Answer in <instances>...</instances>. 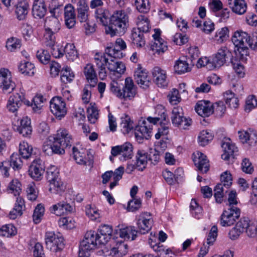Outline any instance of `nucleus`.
Segmentation results:
<instances>
[{
	"label": "nucleus",
	"mask_w": 257,
	"mask_h": 257,
	"mask_svg": "<svg viewBox=\"0 0 257 257\" xmlns=\"http://www.w3.org/2000/svg\"><path fill=\"white\" fill-rule=\"evenodd\" d=\"M73 210V207L65 202H60L52 206L51 212L57 216L70 213Z\"/></svg>",
	"instance_id": "nucleus-33"
},
{
	"label": "nucleus",
	"mask_w": 257,
	"mask_h": 257,
	"mask_svg": "<svg viewBox=\"0 0 257 257\" xmlns=\"http://www.w3.org/2000/svg\"><path fill=\"white\" fill-rule=\"evenodd\" d=\"M17 130L23 136L28 137L30 135L32 132L31 119L27 116L23 117L21 119Z\"/></svg>",
	"instance_id": "nucleus-32"
},
{
	"label": "nucleus",
	"mask_w": 257,
	"mask_h": 257,
	"mask_svg": "<svg viewBox=\"0 0 257 257\" xmlns=\"http://www.w3.org/2000/svg\"><path fill=\"white\" fill-rule=\"evenodd\" d=\"M16 228L12 224L3 225L0 228V236L9 237L16 235Z\"/></svg>",
	"instance_id": "nucleus-55"
},
{
	"label": "nucleus",
	"mask_w": 257,
	"mask_h": 257,
	"mask_svg": "<svg viewBox=\"0 0 257 257\" xmlns=\"http://www.w3.org/2000/svg\"><path fill=\"white\" fill-rule=\"evenodd\" d=\"M21 45V40L16 37H12L7 40L6 47L9 51L14 52L20 49Z\"/></svg>",
	"instance_id": "nucleus-52"
},
{
	"label": "nucleus",
	"mask_w": 257,
	"mask_h": 257,
	"mask_svg": "<svg viewBox=\"0 0 257 257\" xmlns=\"http://www.w3.org/2000/svg\"><path fill=\"white\" fill-rule=\"evenodd\" d=\"M148 241L151 247L160 256H162L167 250L160 242L157 241V238L155 236L149 238Z\"/></svg>",
	"instance_id": "nucleus-47"
},
{
	"label": "nucleus",
	"mask_w": 257,
	"mask_h": 257,
	"mask_svg": "<svg viewBox=\"0 0 257 257\" xmlns=\"http://www.w3.org/2000/svg\"><path fill=\"white\" fill-rule=\"evenodd\" d=\"M121 50L116 48V47H108L105 49V54L115 59L116 58L120 59L124 56V54L121 52Z\"/></svg>",
	"instance_id": "nucleus-60"
},
{
	"label": "nucleus",
	"mask_w": 257,
	"mask_h": 257,
	"mask_svg": "<svg viewBox=\"0 0 257 257\" xmlns=\"http://www.w3.org/2000/svg\"><path fill=\"white\" fill-rule=\"evenodd\" d=\"M49 191L52 193L61 194L64 191L65 187L60 178L54 180V181L49 182Z\"/></svg>",
	"instance_id": "nucleus-46"
},
{
	"label": "nucleus",
	"mask_w": 257,
	"mask_h": 257,
	"mask_svg": "<svg viewBox=\"0 0 257 257\" xmlns=\"http://www.w3.org/2000/svg\"><path fill=\"white\" fill-rule=\"evenodd\" d=\"M44 211V207L41 204L37 205L36 207L33 215V221L35 224H38L40 222L41 218L43 216Z\"/></svg>",
	"instance_id": "nucleus-59"
},
{
	"label": "nucleus",
	"mask_w": 257,
	"mask_h": 257,
	"mask_svg": "<svg viewBox=\"0 0 257 257\" xmlns=\"http://www.w3.org/2000/svg\"><path fill=\"white\" fill-rule=\"evenodd\" d=\"M134 79L139 86L144 89H147L151 83V78L148 72L143 69L140 65L135 71Z\"/></svg>",
	"instance_id": "nucleus-12"
},
{
	"label": "nucleus",
	"mask_w": 257,
	"mask_h": 257,
	"mask_svg": "<svg viewBox=\"0 0 257 257\" xmlns=\"http://www.w3.org/2000/svg\"><path fill=\"white\" fill-rule=\"evenodd\" d=\"M45 33L44 34L45 44V45L48 46H53L56 42L55 34L57 33L53 32V31L45 30Z\"/></svg>",
	"instance_id": "nucleus-63"
},
{
	"label": "nucleus",
	"mask_w": 257,
	"mask_h": 257,
	"mask_svg": "<svg viewBox=\"0 0 257 257\" xmlns=\"http://www.w3.org/2000/svg\"><path fill=\"white\" fill-rule=\"evenodd\" d=\"M132 43L138 47H142L145 45L143 33L133 29L131 34Z\"/></svg>",
	"instance_id": "nucleus-43"
},
{
	"label": "nucleus",
	"mask_w": 257,
	"mask_h": 257,
	"mask_svg": "<svg viewBox=\"0 0 257 257\" xmlns=\"http://www.w3.org/2000/svg\"><path fill=\"white\" fill-rule=\"evenodd\" d=\"M213 135L210 130H203L198 137L201 146H205L213 138Z\"/></svg>",
	"instance_id": "nucleus-57"
},
{
	"label": "nucleus",
	"mask_w": 257,
	"mask_h": 257,
	"mask_svg": "<svg viewBox=\"0 0 257 257\" xmlns=\"http://www.w3.org/2000/svg\"><path fill=\"white\" fill-rule=\"evenodd\" d=\"M154 81L156 84L161 87L167 86L166 71L159 67H155L152 71Z\"/></svg>",
	"instance_id": "nucleus-26"
},
{
	"label": "nucleus",
	"mask_w": 257,
	"mask_h": 257,
	"mask_svg": "<svg viewBox=\"0 0 257 257\" xmlns=\"http://www.w3.org/2000/svg\"><path fill=\"white\" fill-rule=\"evenodd\" d=\"M112 232V227L108 225H101L99 227L97 234L99 244H106L111 238Z\"/></svg>",
	"instance_id": "nucleus-20"
},
{
	"label": "nucleus",
	"mask_w": 257,
	"mask_h": 257,
	"mask_svg": "<svg viewBox=\"0 0 257 257\" xmlns=\"http://www.w3.org/2000/svg\"><path fill=\"white\" fill-rule=\"evenodd\" d=\"M110 89L117 97L125 100H131L137 93L136 88L131 77L125 78L122 88L117 81H112L110 84Z\"/></svg>",
	"instance_id": "nucleus-3"
},
{
	"label": "nucleus",
	"mask_w": 257,
	"mask_h": 257,
	"mask_svg": "<svg viewBox=\"0 0 257 257\" xmlns=\"http://www.w3.org/2000/svg\"><path fill=\"white\" fill-rule=\"evenodd\" d=\"M152 130V125L148 124L145 120L143 121L135 130V136L137 141L139 143H142L144 139L149 140L151 136Z\"/></svg>",
	"instance_id": "nucleus-15"
},
{
	"label": "nucleus",
	"mask_w": 257,
	"mask_h": 257,
	"mask_svg": "<svg viewBox=\"0 0 257 257\" xmlns=\"http://www.w3.org/2000/svg\"><path fill=\"white\" fill-rule=\"evenodd\" d=\"M238 138L243 144L253 146L257 143V132L253 130H242L238 132Z\"/></svg>",
	"instance_id": "nucleus-19"
},
{
	"label": "nucleus",
	"mask_w": 257,
	"mask_h": 257,
	"mask_svg": "<svg viewBox=\"0 0 257 257\" xmlns=\"http://www.w3.org/2000/svg\"><path fill=\"white\" fill-rule=\"evenodd\" d=\"M29 4L26 1H21L17 5L16 14L19 20L25 19L28 13Z\"/></svg>",
	"instance_id": "nucleus-41"
},
{
	"label": "nucleus",
	"mask_w": 257,
	"mask_h": 257,
	"mask_svg": "<svg viewBox=\"0 0 257 257\" xmlns=\"http://www.w3.org/2000/svg\"><path fill=\"white\" fill-rule=\"evenodd\" d=\"M64 54L67 59L71 61H74L78 58V53L73 44L67 43L63 48Z\"/></svg>",
	"instance_id": "nucleus-40"
},
{
	"label": "nucleus",
	"mask_w": 257,
	"mask_h": 257,
	"mask_svg": "<svg viewBox=\"0 0 257 257\" xmlns=\"http://www.w3.org/2000/svg\"><path fill=\"white\" fill-rule=\"evenodd\" d=\"M174 70L177 74H181L190 71L191 68L186 61L179 59L175 63Z\"/></svg>",
	"instance_id": "nucleus-49"
},
{
	"label": "nucleus",
	"mask_w": 257,
	"mask_h": 257,
	"mask_svg": "<svg viewBox=\"0 0 257 257\" xmlns=\"http://www.w3.org/2000/svg\"><path fill=\"white\" fill-rule=\"evenodd\" d=\"M171 120L173 124L181 129L186 130L192 123V119L184 116L182 107L176 106L173 108L172 111Z\"/></svg>",
	"instance_id": "nucleus-8"
},
{
	"label": "nucleus",
	"mask_w": 257,
	"mask_h": 257,
	"mask_svg": "<svg viewBox=\"0 0 257 257\" xmlns=\"http://www.w3.org/2000/svg\"><path fill=\"white\" fill-rule=\"evenodd\" d=\"M85 212L91 220H96L99 219L100 214L99 210L94 205L87 204L85 206Z\"/></svg>",
	"instance_id": "nucleus-53"
},
{
	"label": "nucleus",
	"mask_w": 257,
	"mask_h": 257,
	"mask_svg": "<svg viewBox=\"0 0 257 257\" xmlns=\"http://www.w3.org/2000/svg\"><path fill=\"white\" fill-rule=\"evenodd\" d=\"M106 66L110 71L120 75L123 74L125 70L124 64L122 62L116 61L114 59L108 61Z\"/></svg>",
	"instance_id": "nucleus-39"
},
{
	"label": "nucleus",
	"mask_w": 257,
	"mask_h": 257,
	"mask_svg": "<svg viewBox=\"0 0 257 257\" xmlns=\"http://www.w3.org/2000/svg\"><path fill=\"white\" fill-rule=\"evenodd\" d=\"M22 185L21 183L17 179H13L10 183L8 187V191L9 193H13L15 196H20V194L21 192Z\"/></svg>",
	"instance_id": "nucleus-54"
},
{
	"label": "nucleus",
	"mask_w": 257,
	"mask_h": 257,
	"mask_svg": "<svg viewBox=\"0 0 257 257\" xmlns=\"http://www.w3.org/2000/svg\"><path fill=\"white\" fill-rule=\"evenodd\" d=\"M59 176V171L55 166H51L47 171L46 178L49 182L58 179V178H60Z\"/></svg>",
	"instance_id": "nucleus-58"
},
{
	"label": "nucleus",
	"mask_w": 257,
	"mask_h": 257,
	"mask_svg": "<svg viewBox=\"0 0 257 257\" xmlns=\"http://www.w3.org/2000/svg\"><path fill=\"white\" fill-rule=\"evenodd\" d=\"M240 214V209L235 207H228L224 210L220 216V223L222 226H231L236 222Z\"/></svg>",
	"instance_id": "nucleus-9"
},
{
	"label": "nucleus",
	"mask_w": 257,
	"mask_h": 257,
	"mask_svg": "<svg viewBox=\"0 0 257 257\" xmlns=\"http://www.w3.org/2000/svg\"><path fill=\"white\" fill-rule=\"evenodd\" d=\"M72 154L73 158L77 164L80 165L86 164V155H88V154L87 151L85 149L83 148L79 149L76 147H73L72 148Z\"/></svg>",
	"instance_id": "nucleus-38"
},
{
	"label": "nucleus",
	"mask_w": 257,
	"mask_h": 257,
	"mask_svg": "<svg viewBox=\"0 0 257 257\" xmlns=\"http://www.w3.org/2000/svg\"><path fill=\"white\" fill-rule=\"evenodd\" d=\"M133 146L128 142H126L121 146L113 147L111 148V154L113 156L121 155L120 160L124 161L132 158L133 156Z\"/></svg>",
	"instance_id": "nucleus-11"
},
{
	"label": "nucleus",
	"mask_w": 257,
	"mask_h": 257,
	"mask_svg": "<svg viewBox=\"0 0 257 257\" xmlns=\"http://www.w3.org/2000/svg\"><path fill=\"white\" fill-rule=\"evenodd\" d=\"M37 58L43 64H48L50 61L51 56L48 50L41 49L37 52Z\"/></svg>",
	"instance_id": "nucleus-64"
},
{
	"label": "nucleus",
	"mask_w": 257,
	"mask_h": 257,
	"mask_svg": "<svg viewBox=\"0 0 257 257\" xmlns=\"http://www.w3.org/2000/svg\"><path fill=\"white\" fill-rule=\"evenodd\" d=\"M45 30L58 33L61 29V25L57 16H50L45 20Z\"/></svg>",
	"instance_id": "nucleus-34"
},
{
	"label": "nucleus",
	"mask_w": 257,
	"mask_h": 257,
	"mask_svg": "<svg viewBox=\"0 0 257 257\" xmlns=\"http://www.w3.org/2000/svg\"><path fill=\"white\" fill-rule=\"evenodd\" d=\"M106 54L105 53L98 52L95 53L94 57V62L99 69V76L101 79L106 77L105 66L108 62V58L106 57Z\"/></svg>",
	"instance_id": "nucleus-23"
},
{
	"label": "nucleus",
	"mask_w": 257,
	"mask_h": 257,
	"mask_svg": "<svg viewBox=\"0 0 257 257\" xmlns=\"http://www.w3.org/2000/svg\"><path fill=\"white\" fill-rule=\"evenodd\" d=\"M55 138L56 139V143H59L65 148H70L73 142L72 136L68 131L65 128L58 130Z\"/></svg>",
	"instance_id": "nucleus-17"
},
{
	"label": "nucleus",
	"mask_w": 257,
	"mask_h": 257,
	"mask_svg": "<svg viewBox=\"0 0 257 257\" xmlns=\"http://www.w3.org/2000/svg\"><path fill=\"white\" fill-rule=\"evenodd\" d=\"M46 12L47 8L44 0H34L32 13L35 18H43Z\"/></svg>",
	"instance_id": "nucleus-25"
},
{
	"label": "nucleus",
	"mask_w": 257,
	"mask_h": 257,
	"mask_svg": "<svg viewBox=\"0 0 257 257\" xmlns=\"http://www.w3.org/2000/svg\"><path fill=\"white\" fill-rule=\"evenodd\" d=\"M228 37L229 30L227 27H224L217 31L214 39L218 43H221Z\"/></svg>",
	"instance_id": "nucleus-56"
},
{
	"label": "nucleus",
	"mask_w": 257,
	"mask_h": 257,
	"mask_svg": "<svg viewBox=\"0 0 257 257\" xmlns=\"http://www.w3.org/2000/svg\"><path fill=\"white\" fill-rule=\"evenodd\" d=\"M233 58L231 51L226 47H222L211 57L213 65L211 67L219 68L227 62L232 61Z\"/></svg>",
	"instance_id": "nucleus-7"
},
{
	"label": "nucleus",
	"mask_w": 257,
	"mask_h": 257,
	"mask_svg": "<svg viewBox=\"0 0 257 257\" xmlns=\"http://www.w3.org/2000/svg\"><path fill=\"white\" fill-rule=\"evenodd\" d=\"M83 73L89 84L92 86H95L98 80L93 65L91 64H86L84 68Z\"/></svg>",
	"instance_id": "nucleus-31"
},
{
	"label": "nucleus",
	"mask_w": 257,
	"mask_h": 257,
	"mask_svg": "<svg viewBox=\"0 0 257 257\" xmlns=\"http://www.w3.org/2000/svg\"><path fill=\"white\" fill-rule=\"evenodd\" d=\"M137 224L138 233L141 234L148 233L151 230L153 224L151 214L147 212L140 214L138 216Z\"/></svg>",
	"instance_id": "nucleus-16"
},
{
	"label": "nucleus",
	"mask_w": 257,
	"mask_h": 257,
	"mask_svg": "<svg viewBox=\"0 0 257 257\" xmlns=\"http://www.w3.org/2000/svg\"><path fill=\"white\" fill-rule=\"evenodd\" d=\"M151 49L159 54L164 53L168 49L167 43L163 39L156 40L151 45Z\"/></svg>",
	"instance_id": "nucleus-50"
},
{
	"label": "nucleus",
	"mask_w": 257,
	"mask_h": 257,
	"mask_svg": "<svg viewBox=\"0 0 257 257\" xmlns=\"http://www.w3.org/2000/svg\"><path fill=\"white\" fill-rule=\"evenodd\" d=\"M16 85L12 80L11 72L8 69H0V88L8 92H12L15 88Z\"/></svg>",
	"instance_id": "nucleus-14"
},
{
	"label": "nucleus",
	"mask_w": 257,
	"mask_h": 257,
	"mask_svg": "<svg viewBox=\"0 0 257 257\" xmlns=\"http://www.w3.org/2000/svg\"><path fill=\"white\" fill-rule=\"evenodd\" d=\"M50 108L52 113L60 119L64 117L67 113L66 103L59 96L54 97L51 100Z\"/></svg>",
	"instance_id": "nucleus-10"
},
{
	"label": "nucleus",
	"mask_w": 257,
	"mask_h": 257,
	"mask_svg": "<svg viewBox=\"0 0 257 257\" xmlns=\"http://www.w3.org/2000/svg\"><path fill=\"white\" fill-rule=\"evenodd\" d=\"M45 100V99L42 95L37 94L33 98L32 102H30L25 99V93L20 91L10 96L7 104V108L9 112L15 113L24 103L27 106H32L35 111H37L41 109L42 103Z\"/></svg>",
	"instance_id": "nucleus-1"
},
{
	"label": "nucleus",
	"mask_w": 257,
	"mask_h": 257,
	"mask_svg": "<svg viewBox=\"0 0 257 257\" xmlns=\"http://www.w3.org/2000/svg\"><path fill=\"white\" fill-rule=\"evenodd\" d=\"M75 75L70 67H66L62 69L60 79L62 83L64 84L71 83Z\"/></svg>",
	"instance_id": "nucleus-48"
},
{
	"label": "nucleus",
	"mask_w": 257,
	"mask_h": 257,
	"mask_svg": "<svg viewBox=\"0 0 257 257\" xmlns=\"http://www.w3.org/2000/svg\"><path fill=\"white\" fill-rule=\"evenodd\" d=\"M87 117L91 123H94L98 118V111L96 106L91 105L87 108Z\"/></svg>",
	"instance_id": "nucleus-62"
},
{
	"label": "nucleus",
	"mask_w": 257,
	"mask_h": 257,
	"mask_svg": "<svg viewBox=\"0 0 257 257\" xmlns=\"http://www.w3.org/2000/svg\"><path fill=\"white\" fill-rule=\"evenodd\" d=\"M249 36L246 32L240 30L234 32L232 36V42L242 57L249 54L247 45L249 42Z\"/></svg>",
	"instance_id": "nucleus-5"
},
{
	"label": "nucleus",
	"mask_w": 257,
	"mask_h": 257,
	"mask_svg": "<svg viewBox=\"0 0 257 257\" xmlns=\"http://www.w3.org/2000/svg\"><path fill=\"white\" fill-rule=\"evenodd\" d=\"M195 110L202 117H208L213 113V104L208 100L199 101L196 105Z\"/></svg>",
	"instance_id": "nucleus-22"
},
{
	"label": "nucleus",
	"mask_w": 257,
	"mask_h": 257,
	"mask_svg": "<svg viewBox=\"0 0 257 257\" xmlns=\"http://www.w3.org/2000/svg\"><path fill=\"white\" fill-rule=\"evenodd\" d=\"M128 250V246L121 240H117L115 246L110 251V254L116 257H121L125 255Z\"/></svg>",
	"instance_id": "nucleus-35"
},
{
	"label": "nucleus",
	"mask_w": 257,
	"mask_h": 257,
	"mask_svg": "<svg viewBox=\"0 0 257 257\" xmlns=\"http://www.w3.org/2000/svg\"><path fill=\"white\" fill-rule=\"evenodd\" d=\"M97 244V234L93 230L88 231L79 245V257H89L90 251L94 250Z\"/></svg>",
	"instance_id": "nucleus-4"
},
{
	"label": "nucleus",
	"mask_w": 257,
	"mask_h": 257,
	"mask_svg": "<svg viewBox=\"0 0 257 257\" xmlns=\"http://www.w3.org/2000/svg\"><path fill=\"white\" fill-rule=\"evenodd\" d=\"M64 19L66 27L71 29L76 24V15L74 8L71 4L67 5L64 8Z\"/></svg>",
	"instance_id": "nucleus-27"
},
{
	"label": "nucleus",
	"mask_w": 257,
	"mask_h": 257,
	"mask_svg": "<svg viewBox=\"0 0 257 257\" xmlns=\"http://www.w3.org/2000/svg\"><path fill=\"white\" fill-rule=\"evenodd\" d=\"M128 16L122 10L114 12L111 16L108 26H105V33L111 37L123 34L128 27Z\"/></svg>",
	"instance_id": "nucleus-2"
},
{
	"label": "nucleus",
	"mask_w": 257,
	"mask_h": 257,
	"mask_svg": "<svg viewBox=\"0 0 257 257\" xmlns=\"http://www.w3.org/2000/svg\"><path fill=\"white\" fill-rule=\"evenodd\" d=\"M228 5L232 12L237 14L242 15L246 11L247 5L244 0H228Z\"/></svg>",
	"instance_id": "nucleus-30"
},
{
	"label": "nucleus",
	"mask_w": 257,
	"mask_h": 257,
	"mask_svg": "<svg viewBox=\"0 0 257 257\" xmlns=\"http://www.w3.org/2000/svg\"><path fill=\"white\" fill-rule=\"evenodd\" d=\"M19 71L23 74L28 76H32L35 73V66L32 63L23 61L19 66Z\"/></svg>",
	"instance_id": "nucleus-44"
},
{
	"label": "nucleus",
	"mask_w": 257,
	"mask_h": 257,
	"mask_svg": "<svg viewBox=\"0 0 257 257\" xmlns=\"http://www.w3.org/2000/svg\"><path fill=\"white\" fill-rule=\"evenodd\" d=\"M133 123V122L127 115H125L124 117L121 118L120 126L123 134H127L133 129L134 126Z\"/></svg>",
	"instance_id": "nucleus-51"
},
{
	"label": "nucleus",
	"mask_w": 257,
	"mask_h": 257,
	"mask_svg": "<svg viewBox=\"0 0 257 257\" xmlns=\"http://www.w3.org/2000/svg\"><path fill=\"white\" fill-rule=\"evenodd\" d=\"M9 165L15 171H19L23 166V162L20 155L17 153H13L10 157Z\"/></svg>",
	"instance_id": "nucleus-45"
},
{
	"label": "nucleus",
	"mask_w": 257,
	"mask_h": 257,
	"mask_svg": "<svg viewBox=\"0 0 257 257\" xmlns=\"http://www.w3.org/2000/svg\"><path fill=\"white\" fill-rule=\"evenodd\" d=\"M45 240L46 248L54 252L59 251L64 248V238L59 233L47 231L45 233Z\"/></svg>",
	"instance_id": "nucleus-6"
},
{
	"label": "nucleus",
	"mask_w": 257,
	"mask_h": 257,
	"mask_svg": "<svg viewBox=\"0 0 257 257\" xmlns=\"http://www.w3.org/2000/svg\"><path fill=\"white\" fill-rule=\"evenodd\" d=\"M138 231L134 226H126L119 229L118 234L119 237L124 240H134L138 235Z\"/></svg>",
	"instance_id": "nucleus-29"
},
{
	"label": "nucleus",
	"mask_w": 257,
	"mask_h": 257,
	"mask_svg": "<svg viewBox=\"0 0 257 257\" xmlns=\"http://www.w3.org/2000/svg\"><path fill=\"white\" fill-rule=\"evenodd\" d=\"M136 168L139 171H143L146 168L149 160L148 153L143 150H139L136 154Z\"/></svg>",
	"instance_id": "nucleus-36"
},
{
	"label": "nucleus",
	"mask_w": 257,
	"mask_h": 257,
	"mask_svg": "<svg viewBox=\"0 0 257 257\" xmlns=\"http://www.w3.org/2000/svg\"><path fill=\"white\" fill-rule=\"evenodd\" d=\"M221 147L223 150L221 158L224 160H228L230 158H234L238 152L237 148L232 143L230 139L224 140Z\"/></svg>",
	"instance_id": "nucleus-18"
},
{
	"label": "nucleus",
	"mask_w": 257,
	"mask_h": 257,
	"mask_svg": "<svg viewBox=\"0 0 257 257\" xmlns=\"http://www.w3.org/2000/svg\"><path fill=\"white\" fill-rule=\"evenodd\" d=\"M89 7L86 0H79L77 3V18L81 23L88 20Z\"/></svg>",
	"instance_id": "nucleus-28"
},
{
	"label": "nucleus",
	"mask_w": 257,
	"mask_h": 257,
	"mask_svg": "<svg viewBox=\"0 0 257 257\" xmlns=\"http://www.w3.org/2000/svg\"><path fill=\"white\" fill-rule=\"evenodd\" d=\"M20 156L25 159L37 158L36 155L39 152L37 148H33L32 146L27 142L23 141L19 145Z\"/></svg>",
	"instance_id": "nucleus-21"
},
{
	"label": "nucleus",
	"mask_w": 257,
	"mask_h": 257,
	"mask_svg": "<svg viewBox=\"0 0 257 257\" xmlns=\"http://www.w3.org/2000/svg\"><path fill=\"white\" fill-rule=\"evenodd\" d=\"M25 206L24 200L21 197H17L16 203L13 209L10 212L9 216L10 219H15L23 214V209Z\"/></svg>",
	"instance_id": "nucleus-37"
},
{
	"label": "nucleus",
	"mask_w": 257,
	"mask_h": 257,
	"mask_svg": "<svg viewBox=\"0 0 257 257\" xmlns=\"http://www.w3.org/2000/svg\"><path fill=\"white\" fill-rule=\"evenodd\" d=\"M45 168L44 162L40 158H36L29 167V175L35 180H41L45 172Z\"/></svg>",
	"instance_id": "nucleus-13"
},
{
	"label": "nucleus",
	"mask_w": 257,
	"mask_h": 257,
	"mask_svg": "<svg viewBox=\"0 0 257 257\" xmlns=\"http://www.w3.org/2000/svg\"><path fill=\"white\" fill-rule=\"evenodd\" d=\"M137 28H134L138 30L142 33H147L149 31L151 27L150 26L149 21L147 17L143 15H140L138 17L136 22Z\"/></svg>",
	"instance_id": "nucleus-42"
},
{
	"label": "nucleus",
	"mask_w": 257,
	"mask_h": 257,
	"mask_svg": "<svg viewBox=\"0 0 257 257\" xmlns=\"http://www.w3.org/2000/svg\"><path fill=\"white\" fill-rule=\"evenodd\" d=\"M135 5L137 9L142 13L148 12L150 9L149 0H136Z\"/></svg>",
	"instance_id": "nucleus-61"
},
{
	"label": "nucleus",
	"mask_w": 257,
	"mask_h": 257,
	"mask_svg": "<svg viewBox=\"0 0 257 257\" xmlns=\"http://www.w3.org/2000/svg\"><path fill=\"white\" fill-rule=\"evenodd\" d=\"M198 169L203 173H206L209 168V161L206 156L203 153L197 152L193 160Z\"/></svg>",
	"instance_id": "nucleus-24"
}]
</instances>
